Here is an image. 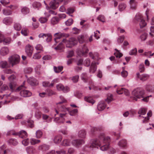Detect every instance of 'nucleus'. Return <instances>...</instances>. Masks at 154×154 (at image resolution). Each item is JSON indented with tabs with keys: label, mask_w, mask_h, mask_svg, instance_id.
Here are the masks:
<instances>
[{
	"label": "nucleus",
	"mask_w": 154,
	"mask_h": 154,
	"mask_svg": "<svg viewBox=\"0 0 154 154\" xmlns=\"http://www.w3.org/2000/svg\"><path fill=\"white\" fill-rule=\"evenodd\" d=\"M39 53L38 52L37 53L35 54L33 56V59H39L41 57V56L38 54Z\"/></svg>",
	"instance_id": "60"
},
{
	"label": "nucleus",
	"mask_w": 154,
	"mask_h": 154,
	"mask_svg": "<svg viewBox=\"0 0 154 154\" xmlns=\"http://www.w3.org/2000/svg\"><path fill=\"white\" fill-rule=\"evenodd\" d=\"M34 149L32 146H29L27 147L26 151L27 153L29 154H31L33 153Z\"/></svg>",
	"instance_id": "50"
},
{
	"label": "nucleus",
	"mask_w": 154,
	"mask_h": 154,
	"mask_svg": "<svg viewBox=\"0 0 154 154\" xmlns=\"http://www.w3.org/2000/svg\"><path fill=\"white\" fill-rule=\"evenodd\" d=\"M63 69L62 66H58L57 67L56 66L54 67V72L56 73H59Z\"/></svg>",
	"instance_id": "43"
},
{
	"label": "nucleus",
	"mask_w": 154,
	"mask_h": 154,
	"mask_svg": "<svg viewBox=\"0 0 154 154\" xmlns=\"http://www.w3.org/2000/svg\"><path fill=\"white\" fill-rule=\"evenodd\" d=\"M56 88L57 91H62L64 93H67L69 91V88L68 86L64 87L61 83L56 85Z\"/></svg>",
	"instance_id": "7"
},
{
	"label": "nucleus",
	"mask_w": 154,
	"mask_h": 154,
	"mask_svg": "<svg viewBox=\"0 0 154 154\" xmlns=\"http://www.w3.org/2000/svg\"><path fill=\"white\" fill-rule=\"evenodd\" d=\"M46 94L49 96H51L55 94V92L52 90L49 89H47L45 90Z\"/></svg>",
	"instance_id": "49"
},
{
	"label": "nucleus",
	"mask_w": 154,
	"mask_h": 154,
	"mask_svg": "<svg viewBox=\"0 0 154 154\" xmlns=\"http://www.w3.org/2000/svg\"><path fill=\"white\" fill-rule=\"evenodd\" d=\"M62 139V137L61 135H57L54 137V141L55 143L57 144L60 143Z\"/></svg>",
	"instance_id": "28"
},
{
	"label": "nucleus",
	"mask_w": 154,
	"mask_h": 154,
	"mask_svg": "<svg viewBox=\"0 0 154 154\" xmlns=\"http://www.w3.org/2000/svg\"><path fill=\"white\" fill-rule=\"evenodd\" d=\"M127 7L126 4L122 2L120 3L118 6L119 10L120 11H124Z\"/></svg>",
	"instance_id": "25"
},
{
	"label": "nucleus",
	"mask_w": 154,
	"mask_h": 154,
	"mask_svg": "<svg viewBox=\"0 0 154 154\" xmlns=\"http://www.w3.org/2000/svg\"><path fill=\"white\" fill-rule=\"evenodd\" d=\"M35 118L39 119H40L42 116V113L39 110H37L35 112Z\"/></svg>",
	"instance_id": "52"
},
{
	"label": "nucleus",
	"mask_w": 154,
	"mask_h": 154,
	"mask_svg": "<svg viewBox=\"0 0 154 154\" xmlns=\"http://www.w3.org/2000/svg\"><path fill=\"white\" fill-rule=\"evenodd\" d=\"M8 48L6 47H3L0 49V54L2 56H5L7 55L9 53Z\"/></svg>",
	"instance_id": "13"
},
{
	"label": "nucleus",
	"mask_w": 154,
	"mask_h": 154,
	"mask_svg": "<svg viewBox=\"0 0 154 154\" xmlns=\"http://www.w3.org/2000/svg\"><path fill=\"white\" fill-rule=\"evenodd\" d=\"M33 47L29 44L26 45L25 48V51L27 55L31 57L32 54Z\"/></svg>",
	"instance_id": "12"
},
{
	"label": "nucleus",
	"mask_w": 154,
	"mask_h": 154,
	"mask_svg": "<svg viewBox=\"0 0 154 154\" xmlns=\"http://www.w3.org/2000/svg\"><path fill=\"white\" fill-rule=\"evenodd\" d=\"M30 141L29 139L26 138L22 141V144L24 146H28L29 144Z\"/></svg>",
	"instance_id": "53"
},
{
	"label": "nucleus",
	"mask_w": 154,
	"mask_h": 154,
	"mask_svg": "<svg viewBox=\"0 0 154 154\" xmlns=\"http://www.w3.org/2000/svg\"><path fill=\"white\" fill-rule=\"evenodd\" d=\"M3 21L6 25H10L13 22V19L10 17H7L3 19Z\"/></svg>",
	"instance_id": "18"
},
{
	"label": "nucleus",
	"mask_w": 154,
	"mask_h": 154,
	"mask_svg": "<svg viewBox=\"0 0 154 154\" xmlns=\"http://www.w3.org/2000/svg\"><path fill=\"white\" fill-rule=\"evenodd\" d=\"M85 99L86 101L91 103L92 105L95 102V101L90 97H86Z\"/></svg>",
	"instance_id": "44"
},
{
	"label": "nucleus",
	"mask_w": 154,
	"mask_h": 154,
	"mask_svg": "<svg viewBox=\"0 0 154 154\" xmlns=\"http://www.w3.org/2000/svg\"><path fill=\"white\" fill-rule=\"evenodd\" d=\"M105 100L108 103H109L113 100V95L111 94H108L107 95V97Z\"/></svg>",
	"instance_id": "46"
},
{
	"label": "nucleus",
	"mask_w": 154,
	"mask_h": 154,
	"mask_svg": "<svg viewBox=\"0 0 154 154\" xmlns=\"http://www.w3.org/2000/svg\"><path fill=\"white\" fill-rule=\"evenodd\" d=\"M11 38L10 37H7L4 38L2 42L4 45H7L10 44L11 42Z\"/></svg>",
	"instance_id": "27"
},
{
	"label": "nucleus",
	"mask_w": 154,
	"mask_h": 154,
	"mask_svg": "<svg viewBox=\"0 0 154 154\" xmlns=\"http://www.w3.org/2000/svg\"><path fill=\"white\" fill-rule=\"evenodd\" d=\"M118 145L120 147L124 148L127 147V142L125 140L122 139L119 142Z\"/></svg>",
	"instance_id": "21"
},
{
	"label": "nucleus",
	"mask_w": 154,
	"mask_h": 154,
	"mask_svg": "<svg viewBox=\"0 0 154 154\" xmlns=\"http://www.w3.org/2000/svg\"><path fill=\"white\" fill-rule=\"evenodd\" d=\"M39 21L41 23H45L48 21V18L46 17H41L39 19Z\"/></svg>",
	"instance_id": "59"
},
{
	"label": "nucleus",
	"mask_w": 154,
	"mask_h": 154,
	"mask_svg": "<svg viewBox=\"0 0 154 154\" xmlns=\"http://www.w3.org/2000/svg\"><path fill=\"white\" fill-rule=\"evenodd\" d=\"M3 14L5 15H9L12 14L11 10L7 9H4L3 10Z\"/></svg>",
	"instance_id": "55"
},
{
	"label": "nucleus",
	"mask_w": 154,
	"mask_h": 154,
	"mask_svg": "<svg viewBox=\"0 0 154 154\" xmlns=\"http://www.w3.org/2000/svg\"><path fill=\"white\" fill-rule=\"evenodd\" d=\"M147 110L146 108H141L139 109L138 112V113L140 115H144L146 113Z\"/></svg>",
	"instance_id": "38"
},
{
	"label": "nucleus",
	"mask_w": 154,
	"mask_h": 154,
	"mask_svg": "<svg viewBox=\"0 0 154 154\" xmlns=\"http://www.w3.org/2000/svg\"><path fill=\"white\" fill-rule=\"evenodd\" d=\"M21 34L24 36H27L29 33V30L26 28H23L21 30Z\"/></svg>",
	"instance_id": "34"
},
{
	"label": "nucleus",
	"mask_w": 154,
	"mask_h": 154,
	"mask_svg": "<svg viewBox=\"0 0 154 154\" xmlns=\"http://www.w3.org/2000/svg\"><path fill=\"white\" fill-rule=\"evenodd\" d=\"M139 22L141 28L145 27L146 25V23L143 19L141 20Z\"/></svg>",
	"instance_id": "61"
},
{
	"label": "nucleus",
	"mask_w": 154,
	"mask_h": 154,
	"mask_svg": "<svg viewBox=\"0 0 154 154\" xmlns=\"http://www.w3.org/2000/svg\"><path fill=\"white\" fill-rule=\"evenodd\" d=\"M138 68L140 72H143L145 71V68L144 65L143 63H141L140 64Z\"/></svg>",
	"instance_id": "54"
},
{
	"label": "nucleus",
	"mask_w": 154,
	"mask_h": 154,
	"mask_svg": "<svg viewBox=\"0 0 154 154\" xmlns=\"http://www.w3.org/2000/svg\"><path fill=\"white\" fill-rule=\"evenodd\" d=\"M21 11L23 15H26L29 14L30 11L29 9L26 6L21 7Z\"/></svg>",
	"instance_id": "20"
},
{
	"label": "nucleus",
	"mask_w": 154,
	"mask_h": 154,
	"mask_svg": "<svg viewBox=\"0 0 154 154\" xmlns=\"http://www.w3.org/2000/svg\"><path fill=\"white\" fill-rule=\"evenodd\" d=\"M26 87L21 85L17 88V90L20 91V95L23 97L30 96L32 94L31 92L25 89Z\"/></svg>",
	"instance_id": "3"
},
{
	"label": "nucleus",
	"mask_w": 154,
	"mask_h": 154,
	"mask_svg": "<svg viewBox=\"0 0 154 154\" xmlns=\"http://www.w3.org/2000/svg\"><path fill=\"white\" fill-rule=\"evenodd\" d=\"M70 142L68 139H65L61 143L62 145L64 146H69L70 145Z\"/></svg>",
	"instance_id": "39"
},
{
	"label": "nucleus",
	"mask_w": 154,
	"mask_h": 154,
	"mask_svg": "<svg viewBox=\"0 0 154 154\" xmlns=\"http://www.w3.org/2000/svg\"><path fill=\"white\" fill-rule=\"evenodd\" d=\"M75 152V149L72 148H70L68 149V153L66 152L65 154H73Z\"/></svg>",
	"instance_id": "64"
},
{
	"label": "nucleus",
	"mask_w": 154,
	"mask_h": 154,
	"mask_svg": "<svg viewBox=\"0 0 154 154\" xmlns=\"http://www.w3.org/2000/svg\"><path fill=\"white\" fill-rule=\"evenodd\" d=\"M9 134L10 135H18L19 137L21 138L26 137L27 136V133L24 130L20 131L18 133L15 132L13 130H11L10 131Z\"/></svg>",
	"instance_id": "6"
},
{
	"label": "nucleus",
	"mask_w": 154,
	"mask_h": 154,
	"mask_svg": "<svg viewBox=\"0 0 154 154\" xmlns=\"http://www.w3.org/2000/svg\"><path fill=\"white\" fill-rule=\"evenodd\" d=\"M85 37L83 35H80L78 36V39L80 43H82L84 42Z\"/></svg>",
	"instance_id": "56"
},
{
	"label": "nucleus",
	"mask_w": 154,
	"mask_h": 154,
	"mask_svg": "<svg viewBox=\"0 0 154 154\" xmlns=\"http://www.w3.org/2000/svg\"><path fill=\"white\" fill-rule=\"evenodd\" d=\"M42 132L41 130H38L35 133L36 137L37 138H39L42 137Z\"/></svg>",
	"instance_id": "51"
},
{
	"label": "nucleus",
	"mask_w": 154,
	"mask_h": 154,
	"mask_svg": "<svg viewBox=\"0 0 154 154\" xmlns=\"http://www.w3.org/2000/svg\"><path fill=\"white\" fill-rule=\"evenodd\" d=\"M106 107V105L103 101H100L97 105V109L99 111L103 110Z\"/></svg>",
	"instance_id": "17"
},
{
	"label": "nucleus",
	"mask_w": 154,
	"mask_h": 154,
	"mask_svg": "<svg viewBox=\"0 0 154 154\" xmlns=\"http://www.w3.org/2000/svg\"><path fill=\"white\" fill-rule=\"evenodd\" d=\"M58 2L56 0H53L50 3V6L51 8L53 9H55L57 8L56 5L58 4Z\"/></svg>",
	"instance_id": "26"
},
{
	"label": "nucleus",
	"mask_w": 154,
	"mask_h": 154,
	"mask_svg": "<svg viewBox=\"0 0 154 154\" xmlns=\"http://www.w3.org/2000/svg\"><path fill=\"white\" fill-rule=\"evenodd\" d=\"M86 132L84 130H80L78 133L79 137L80 138H84L85 137Z\"/></svg>",
	"instance_id": "32"
},
{
	"label": "nucleus",
	"mask_w": 154,
	"mask_h": 154,
	"mask_svg": "<svg viewBox=\"0 0 154 154\" xmlns=\"http://www.w3.org/2000/svg\"><path fill=\"white\" fill-rule=\"evenodd\" d=\"M85 99L86 101L91 103L92 105L95 102V101L90 97H86Z\"/></svg>",
	"instance_id": "45"
},
{
	"label": "nucleus",
	"mask_w": 154,
	"mask_h": 154,
	"mask_svg": "<svg viewBox=\"0 0 154 154\" xmlns=\"http://www.w3.org/2000/svg\"><path fill=\"white\" fill-rule=\"evenodd\" d=\"M132 94L134 96V100H137V98H144V92L143 89L137 88L134 90L132 92Z\"/></svg>",
	"instance_id": "2"
},
{
	"label": "nucleus",
	"mask_w": 154,
	"mask_h": 154,
	"mask_svg": "<svg viewBox=\"0 0 154 154\" xmlns=\"http://www.w3.org/2000/svg\"><path fill=\"white\" fill-rule=\"evenodd\" d=\"M49 148V146L45 144L41 145L39 146L38 147V149L42 151L43 152H45L48 150Z\"/></svg>",
	"instance_id": "16"
},
{
	"label": "nucleus",
	"mask_w": 154,
	"mask_h": 154,
	"mask_svg": "<svg viewBox=\"0 0 154 154\" xmlns=\"http://www.w3.org/2000/svg\"><path fill=\"white\" fill-rule=\"evenodd\" d=\"M40 140L34 138H32L30 139V142L32 145H34L40 142Z\"/></svg>",
	"instance_id": "47"
},
{
	"label": "nucleus",
	"mask_w": 154,
	"mask_h": 154,
	"mask_svg": "<svg viewBox=\"0 0 154 154\" xmlns=\"http://www.w3.org/2000/svg\"><path fill=\"white\" fill-rule=\"evenodd\" d=\"M32 6L34 8L37 9L38 10L41 8V4L39 2H35L32 3Z\"/></svg>",
	"instance_id": "29"
},
{
	"label": "nucleus",
	"mask_w": 154,
	"mask_h": 154,
	"mask_svg": "<svg viewBox=\"0 0 154 154\" xmlns=\"http://www.w3.org/2000/svg\"><path fill=\"white\" fill-rule=\"evenodd\" d=\"M147 33L146 32L142 34L140 36V38L141 41H145L147 37Z\"/></svg>",
	"instance_id": "48"
},
{
	"label": "nucleus",
	"mask_w": 154,
	"mask_h": 154,
	"mask_svg": "<svg viewBox=\"0 0 154 154\" xmlns=\"http://www.w3.org/2000/svg\"><path fill=\"white\" fill-rule=\"evenodd\" d=\"M9 142L10 143L13 145H16L18 143V142L16 140L13 139H10L9 141Z\"/></svg>",
	"instance_id": "58"
},
{
	"label": "nucleus",
	"mask_w": 154,
	"mask_h": 154,
	"mask_svg": "<svg viewBox=\"0 0 154 154\" xmlns=\"http://www.w3.org/2000/svg\"><path fill=\"white\" fill-rule=\"evenodd\" d=\"M149 76L148 74H143L140 75L139 72H137L136 75V78L137 79H139L142 81H145L147 80L149 78Z\"/></svg>",
	"instance_id": "10"
},
{
	"label": "nucleus",
	"mask_w": 154,
	"mask_h": 154,
	"mask_svg": "<svg viewBox=\"0 0 154 154\" xmlns=\"http://www.w3.org/2000/svg\"><path fill=\"white\" fill-rule=\"evenodd\" d=\"M134 19L137 22H139L143 19L142 15L140 13H137Z\"/></svg>",
	"instance_id": "30"
},
{
	"label": "nucleus",
	"mask_w": 154,
	"mask_h": 154,
	"mask_svg": "<svg viewBox=\"0 0 154 154\" xmlns=\"http://www.w3.org/2000/svg\"><path fill=\"white\" fill-rule=\"evenodd\" d=\"M110 141V139L109 137H106L103 133H101L98 138L91 140L89 147L91 149H93L94 148H98L100 147L101 150L105 151L109 148Z\"/></svg>",
	"instance_id": "1"
},
{
	"label": "nucleus",
	"mask_w": 154,
	"mask_h": 154,
	"mask_svg": "<svg viewBox=\"0 0 154 154\" xmlns=\"http://www.w3.org/2000/svg\"><path fill=\"white\" fill-rule=\"evenodd\" d=\"M20 59V57L18 55L15 54L10 57L9 60L10 63L13 66L19 63Z\"/></svg>",
	"instance_id": "5"
},
{
	"label": "nucleus",
	"mask_w": 154,
	"mask_h": 154,
	"mask_svg": "<svg viewBox=\"0 0 154 154\" xmlns=\"http://www.w3.org/2000/svg\"><path fill=\"white\" fill-rule=\"evenodd\" d=\"M82 80L85 82H88L87 75L86 73H83L81 76Z\"/></svg>",
	"instance_id": "37"
},
{
	"label": "nucleus",
	"mask_w": 154,
	"mask_h": 154,
	"mask_svg": "<svg viewBox=\"0 0 154 154\" xmlns=\"http://www.w3.org/2000/svg\"><path fill=\"white\" fill-rule=\"evenodd\" d=\"M147 117H146L144 118L143 117V116H139V117H140V118L141 119L142 118H143L144 119L143 120V123H145L146 121L149 120V117H151L152 115V112L151 111H149L147 114Z\"/></svg>",
	"instance_id": "23"
},
{
	"label": "nucleus",
	"mask_w": 154,
	"mask_h": 154,
	"mask_svg": "<svg viewBox=\"0 0 154 154\" xmlns=\"http://www.w3.org/2000/svg\"><path fill=\"white\" fill-rule=\"evenodd\" d=\"M42 118L43 120H46V122H47L49 123L51 122V118L49 117V116L46 115L42 114Z\"/></svg>",
	"instance_id": "36"
},
{
	"label": "nucleus",
	"mask_w": 154,
	"mask_h": 154,
	"mask_svg": "<svg viewBox=\"0 0 154 154\" xmlns=\"http://www.w3.org/2000/svg\"><path fill=\"white\" fill-rule=\"evenodd\" d=\"M99 63L98 62H95L94 61L92 63L91 65L90 66L89 71L90 72L94 73L96 71L97 67L96 64H98Z\"/></svg>",
	"instance_id": "15"
},
{
	"label": "nucleus",
	"mask_w": 154,
	"mask_h": 154,
	"mask_svg": "<svg viewBox=\"0 0 154 154\" xmlns=\"http://www.w3.org/2000/svg\"><path fill=\"white\" fill-rule=\"evenodd\" d=\"M128 75V72L125 70H122L121 72V75L122 77L124 78H126Z\"/></svg>",
	"instance_id": "57"
},
{
	"label": "nucleus",
	"mask_w": 154,
	"mask_h": 154,
	"mask_svg": "<svg viewBox=\"0 0 154 154\" xmlns=\"http://www.w3.org/2000/svg\"><path fill=\"white\" fill-rule=\"evenodd\" d=\"M69 35V34H67L64 33H61L60 32L56 33L54 35L55 37L54 40L55 42L57 43V40L60 39L63 37H68Z\"/></svg>",
	"instance_id": "8"
},
{
	"label": "nucleus",
	"mask_w": 154,
	"mask_h": 154,
	"mask_svg": "<svg viewBox=\"0 0 154 154\" xmlns=\"http://www.w3.org/2000/svg\"><path fill=\"white\" fill-rule=\"evenodd\" d=\"M35 49L38 51V53H41L43 51V48L40 44H37L35 47Z\"/></svg>",
	"instance_id": "31"
},
{
	"label": "nucleus",
	"mask_w": 154,
	"mask_h": 154,
	"mask_svg": "<svg viewBox=\"0 0 154 154\" xmlns=\"http://www.w3.org/2000/svg\"><path fill=\"white\" fill-rule=\"evenodd\" d=\"M28 83L32 86L37 85L38 84V81L33 77H30L27 79Z\"/></svg>",
	"instance_id": "14"
},
{
	"label": "nucleus",
	"mask_w": 154,
	"mask_h": 154,
	"mask_svg": "<svg viewBox=\"0 0 154 154\" xmlns=\"http://www.w3.org/2000/svg\"><path fill=\"white\" fill-rule=\"evenodd\" d=\"M85 143V141L84 139H75L73 140L72 142V145L76 147H79Z\"/></svg>",
	"instance_id": "9"
},
{
	"label": "nucleus",
	"mask_w": 154,
	"mask_h": 154,
	"mask_svg": "<svg viewBox=\"0 0 154 154\" xmlns=\"http://www.w3.org/2000/svg\"><path fill=\"white\" fill-rule=\"evenodd\" d=\"M14 27L15 30L17 31H20L22 28L21 25L18 23H14Z\"/></svg>",
	"instance_id": "41"
},
{
	"label": "nucleus",
	"mask_w": 154,
	"mask_h": 154,
	"mask_svg": "<svg viewBox=\"0 0 154 154\" xmlns=\"http://www.w3.org/2000/svg\"><path fill=\"white\" fill-rule=\"evenodd\" d=\"M129 3L131 9L135 10L136 9L137 5L135 0H130Z\"/></svg>",
	"instance_id": "24"
},
{
	"label": "nucleus",
	"mask_w": 154,
	"mask_h": 154,
	"mask_svg": "<svg viewBox=\"0 0 154 154\" xmlns=\"http://www.w3.org/2000/svg\"><path fill=\"white\" fill-rule=\"evenodd\" d=\"M78 110L77 109H75L69 112L70 115L71 116L75 115L77 113Z\"/></svg>",
	"instance_id": "62"
},
{
	"label": "nucleus",
	"mask_w": 154,
	"mask_h": 154,
	"mask_svg": "<svg viewBox=\"0 0 154 154\" xmlns=\"http://www.w3.org/2000/svg\"><path fill=\"white\" fill-rule=\"evenodd\" d=\"M59 20L58 18L56 17H53L51 20V23L52 25H55L57 24Z\"/></svg>",
	"instance_id": "35"
},
{
	"label": "nucleus",
	"mask_w": 154,
	"mask_h": 154,
	"mask_svg": "<svg viewBox=\"0 0 154 154\" xmlns=\"http://www.w3.org/2000/svg\"><path fill=\"white\" fill-rule=\"evenodd\" d=\"M58 110L57 109L55 110V111L56 113V114H54V116H55L57 114L59 113L60 112H63L64 113H66L69 111V109L66 107L64 106H61L60 107H58Z\"/></svg>",
	"instance_id": "11"
},
{
	"label": "nucleus",
	"mask_w": 154,
	"mask_h": 154,
	"mask_svg": "<svg viewBox=\"0 0 154 154\" xmlns=\"http://www.w3.org/2000/svg\"><path fill=\"white\" fill-rule=\"evenodd\" d=\"M62 42L65 43L67 48H71L76 45L78 43L77 41L74 38H71L68 40L64 39L62 40Z\"/></svg>",
	"instance_id": "4"
},
{
	"label": "nucleus",
	"mask_w": 154,
	"mask_h": 154,
	"mask_svg": "<svg viewBox=\"0 0 154 154\" xmlns=\"http://www.w3.org/2000/svg\"><path fill=\"white\" fill-rule=\"evenodd\" d=\"M73 23V20L71 19L70 18L67 20L65 22L66 25L67 26H69L71 25Z\"/></svg>",
	"instance_id": "63"
},
{
	"label": "nucleus",
	"mask_w": 154,
	"mask_h": 154,
	"mask_svg": "<svg viewBox=\"0 0 154 154\" xmlns=\"http://www.w3.org/2000/svg\"><path fill=\"white\" fill-rule=\"evenodd\" d=\"M117 92L119 94H123L124 92L125 94L126 95H129V92L128 91L124 88H118L117 90Z\"/></svg>",
	"instance_id": "19"
},
{
	"label": "nucleus",
	"mask_w": 154,
	"mask_h": 154,
	"mask_svg": "<svg viewBox=\"0 0 154 154\" xmlns=\"http://www.w3.org/2000/svg\"><path fill=\"white\" fill-rule=\"evenodd\" d=\"M143 55L144 56L148 57L149 58H151V57L154 55V53H152L151 51H148L145 52L143 54Z\"/></svg>",
	"instance_id": "42"
},
{
	"label": "nucleus",
	"mask_w": 154,
	"mask_h": 154,
	"mask_svg": "<svg viewBox=\"0 0 154 154\" xmlns=\"http://www.w3.org/2000/svg\"><path fill=\"white\" fill-rule=\"evenodd\" d=\"M54 121L57 124H60L63 123L65 122V119H62L60 117H57L54 119Z\"/></svg>",
	"instance_id": "22"
},
{
	"label": "nucleus",
	"mask_w": 154,
	"mask_h": 154,
	"mask_svg": "<svg viewBox=\"0 0 154 154\" xmlns=\"http://www.w3.org/2000/svg\"><path fill=\"white\" fill-rule=\"evenodd\" d=\"M8 67V63L5 61H2L0 62V67L2 68H5Z\"/></svg>",
	"instance_id": "40"
},
{
	"label": "nucleus",
	"mask_w": 154,
	"mask_h": 154,
	"mask_svg": "<svg viewBox=\"0 0 154 154\" xmlns=\"http://www.w3.org/2000/svg\"><path fill=\"white\" fill-rule=\"evenodd\" d=\"M88 51V49L85 45H84L82 50L81 51V52L83 55H85L87 53Z\"/></svg>",
	"instance_id": "33"
}]
</instances>
